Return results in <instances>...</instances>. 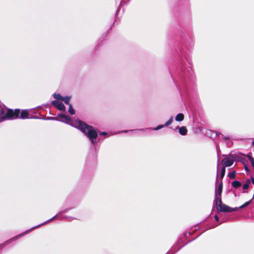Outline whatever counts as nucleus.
Returning <instances> with one entry per match:
<instances>
[{
    "instance_id": "nucleus-1",
    "label": "nucleus",
    "mask_w": 254,
    "mask_h": 254,
    "mask_svg": "<svg viewBox=\"0 0 254 254\" xmlns=\"http://www.w3.org/2000/svg\"><path fill=\"white\" fill-rule=\"evenodd\" d=\"M54 120H59L72 127L78 128L89 138L93 144L96 143L98 134L95 129L91 126L87 125L80 120H72L69 117L64 114H59Z\"/></svg>"
},
{
    "instance_id": "nucleus-2",
    "label": "nucleus",
    "mask_w": 254,
    "mask_h": 254,
    "mask_svg": "<svg viewBox=\"0 0 254 254\" xmlns=\"http://www.w3.org/2000/svg\"><path fill=\"white\" fill-rule=\"evenodd\" d=\"M239 207H216V213L214 215V219L216 221L219 220H222L221 222H224V219L225 216H228L229 213L236 211L239 210Z\"/></svg>"
},
{
    "instance_id": "nucleus-3",
    "label": "nucleus",
    "mask_w": 254,
    "mask_h": 254,
    "mask_svg": "<svg viewBox=\"0 0 254 254\" xmlns=\"http://www.w3.org/2000/svg\"><path fill=\"white\" fill-rule=\"evenodd\" d=\"M53 97L55 100L53 101L52 104L59 110L65 111V108L64 105L62 103V101H64L65 104L69 105V102L70 99V97L65 96L63 97L59 94L55 93L53 94Z\"/></svg>"
},
{
    "instance_id": "nucleus-4",
    "label": "nucleus",
    "mask_w": 254,
    "mask_h": 254,
    "mask_svg": "<svg viewBox=\"0 0 254 254\" xmlns=\"http://www.w3.org/2000/svg\"><path fill=\"white\" fill-rule=\"evenodd\" d=\"M20 114V110L19 109H15L13 110L11 109H8L5 114L2 112L0 115V122L5 120H13L18 118Z\"/></svg>"
},
{
    "instance_id": "nucleus-5",
    "label": "nucleus",
    "mask_w": 254,
    "mask_h": 254,
    "mask_svg": "<svg viewBox=\"0 0 254 254\" xmlns=\"http://www.w3.org/2000/svg\"><path fill=\"white\" fill-rule=\"evenodd\" d=\"M59 218V219H62V218H66V219H69V220H71L72 219V218L71 217H67L66 216H62V214L61 213H59L57 215L53 216L52 218H51V219L47 220L46 221L40 224H39L33 228H31V229H34L36 228H37V227H39V226H41V225H43L45 224H46L47 222H50L52 220L55 219V218Z\"/></svg>"
},
{
    "instance_id": "nucleus-6",
    "label": "nucleus",
    "mask_w": 254,
    "mask_h": 254,
    "mask_svg": "<svg viewBox=\"0 0 254 254\" xmlns=\"http://www.w3.org/2000/svg\"><path fill=\"white\" fill-rule=\"evenodd\" d=\"M234 162V160L230 157L226 156L222 160V163L223 167L231 166Z\"/></svg>"
},
{
    "instance_id": "nucleus-7",
    "label": "nucleus",
    "mask_w": 254,
    "mask_h": 254,
    "mask_svg": "<svg viewBox=\"0 0 254 254\" xmlns=\"http://www.w3.org/2000/svg\"><path fill=\"white\" fill-rule=\"evenodd\" d=\"M222 182L221 181L220 184L216 187L215 189V196H220L222 191Z\"/></svg>"
},
{
    "instance_id": "nucleus-8",
    "label": "nucleus",
    "mask_w": 254,
    "mask_h": 254,
    "mask_svg": "<svg viewBox=\"0 0 254 254\" xmlns=\"http://www.w3.org/2000/svg\"><path fill=\"white\" fill-rule=\"evenodd\" d=\"M20 113V118L22 119H26L28 118L29 113L27 110H22Z\"/></svg>"
},
{
    "instance_id": "nucleus-9",
    "label": "nucleus",
    "mask_w": 254,
    "mask_h": 254,
    "mask_svg": "<svg viewBox=\"0 0 254 254\" xmlns=\"http://www.w3.org/2000/svg\"><path fill=\"white\" fill-rule=\"evenodd\" d=\"M215 206H222V204H221L222 202L221 200L220 196H215ZM223 206H227L224 205Z\"/></svg>"
},
{
    "instance_id": "nucleus-10",
    "label": "nucleus",
    "mask_w": 254,
    "mask_h": 254,
    "mask_svg": "<svg viewBox=\"0 0 254 254\" xmlns=\"http://www.w3.org/2000/svg\"><path fill=\"white\" fill-rule=\"evenodd\" d=\"M179 133L182 135H185L187 134L188 130L185 127H181L179 129Z\"/></svg>"
},
{
    "instance_id": "nucleus-11",
    "label": "nucleus",
    "mask_w": 254,
    "mask_h": 254,
    "mask_svg": "<svg viewBox=\"0 0 254 254\" xmlns=\"http://www.w3.org/2000/svg\"><path fill=\"white\" fill-rule=\"evenodd\" d=\"M184 119V116L182 113L178 114L175 117V120L178 122H181Z\"/></svg>"
},
{
    "instance_id": "nucleus-12",
    "label": "nucleus",
    "mask_w": 254,
    "mask_h": 254,
    "mask_svg": "<svg viewBox=\"0 0 254 254\" xmlns=\"http://www.w3.org/2000/svg\"><path fill=\"white\" fill-rule=\"evenodd\" d=\"M241 183L237 181H234L232 183V185L233 186V187H234L235 188L239 187L241 186Z\"/></svg>"
},
{
    "instance_id": "nucleus-13",
    "label": "nucleus",
    "mask_w": 254,
    "mask_h": 254,
    "mask_svg": "<svg viewBox=\"0 0 254 254\" xmlns=\"http://www.w3.org/2000/svg\"><path fill=\"white\" fill-rule=\"evenodd\" d=\"M173 116H171L170 118V119L166 123V124L164 125L165 126H168L170 125H171L173 122Z\"/></svg>"
},
{
    "instance_id": "nucleus-14",
    "label": "nucleus",
    "mask_w": 254,
    "mask_h": 254,
    "mask_svg": "<svg viewBox=\"0 0 254 254\" xmlns=\"http://www.w3.org/2000/svg\"><path fill=\"white\" fill-rule=\"evenodd\" d=\"M225 168L223 167V168L221 170V175H220L221 179H223V178L224 177V176L225 175Z\"/></svg>"
},
{
    "instance_id": "nucleus-15",
    "label": "nucleus",
    "mask_w": 254,
    "mask_h": 254,
    "mask_svg": "<svg viewBox=\"0 0 254 254\" xmlns=\"http://www.w3.org/2000/svg\"><path fill=\"white\" fill-rule=\"evenodd\" d=\"M68 112L71 115H73L75 114L74 111L73 109L72 108V106H71V105H69V107L68 109Z\"/></svg>"
},
{
    "instance_id": "nucleus-16",
    "label": "nucleus",
    "mask_w": 254,
    "mask_h": 254,
    "mask_svg": "<svg viewBox=\"0 0 254 254\" xmlns=\"http://www.w3.org/2000/svg\"><path fill=\"white\" fill-rule=\"evenodd\" d=\"M250 182H247L243 185V188L244 190H247L249 187Z\"/></svg>"
},
{
    "instance_id": "nucleus-17",
    "label": "nucleus",
    "mask_w": 254,
    "mask_h": 254,
    "mask_svg": "<svg viewBox=\"0 0 254 254\" xmlns=\"http://www.w3.org/2000/svg\"><path fill=\"white\" fill-rule=\"evenodd\" d=\"M228 176L230 178L233 179L235 177V172H233L228 174Z\"/></svg>"
},
{
    "instance_id": "nucleus-18",
    "label": "nucleus",
    "mask_w": 254,
    "mask_h": 254,
    "mask_svg": "<svg viewBox=\"0 0 254 254\" xmlns=\"http://www.w3.org/2000/svg\"><path fill=\"white\" fill-rule=\"evenodd\" d=\"M165 126L164 125H159L156 127L154 128V130H159L162 128H163Z\"/></svg>"
},
{
    "instance_id": "nucleus-19",
    "label": "nucleus",
    "mask_w": 254,
    "mask_h": 254,
    "mask_svg": "<svg viewBox=\"0 0 254 254\" xmlns=\"http://www.w3.org/2000/svg\"><path fill=\"white\" fill-rule=\"evenodd\" d=\"M251 200L245 202L244 204L242 205L241 206H247L248 205L250 204Z\"/></svg>"
},
{
    "instance_id": "nucleus-20",
    "label": "nucleus",
    "mask_w": 254,
    "mask_h": 254,
    "mask_svg": "<svg viewBox=\"0 0 254 254\" xmlns=\"http://www.w3.org/2000/svg\"><path fill=\"white\" fill-rule=\"evenodd\" d=\"M250 161L253 166L254 167V159L253 158L250 157Z\"/></svg>"
},
{
    "instance_id": "nucleus-21",
    "label": "nucleus",
    "mask_w": 254,
    "mask_h": 254,
    "mask_svg": "<svg viewBox=\"0 0 254 254\" xmlns=\"http://www.w3.org/2000/svg\"><path fill=\"white\" fill-rule=\"evenodd\" d=\"M177 251L170 250L168 253H167L166 254H174Z\"/></svg>"
},
{
    "instance_id": "nucleus-22",
    "label": "nucleus",
    "mask_w": 254,
    "mask_h": 254,
    "mask_svg": "<svg viewBox=\"0 0 254 254\" xmlns=\"http://www.w3.org/2000/svg\"><path fill=\"white\" fill-rule=\"evenodd\" d=\"M25 233H22V234H20L19 236H17V237H15V238H16V239H17V238H18V237H20V236H23ZM14 239H15V238H13L12 240Z\"/></svg>"
},
{
    "instance_id": "nucleus-23",
    "label": "nucleus",
    "mask_w": 254,
    "mask_h": 254,
    "mask_svg": "<svg viewBox=\"0 0 254 254\" xmlns=\"http://www.w3.org/2000/svg\"><path fill=\"white\" fill-rule=\"evenodd\" d=\"M107 134V133H106V132H103L101 133L100 134V135H105V134Z\"/></svg>"
},
{
    "instance_id": "nucleus-24",
    "label": "nucleus",
    "mask_w": 254,
    "mask_h": 254,
    "mask_svg": "<svg viewBox=\"0 0 254 254\" xmlns=\"http://www.w3.org/2000/svg\"><path fill=\"white\" fill-rule=\"evenodd\" d=\"M217 181H218V176H217L216 183H217Z\"/></svg>"
},
{
    "instance_id": "nucleus-25",
    "label": "nucleus",
    "mask_w": 254,
    "mask_h": 254,
    "mask_svg": "<svg viewBox=\"0 0 254 254\" xmlns=\"http://www.w3.org/2000/svg\"><path fill=\"white\" fill-rule=\"evenodd\" d=\"M11 241V240H9V241H8L7 242V243H8L9 242H10V241Z\"/></svg>"
},
{
    "instance_id": "nucleus-26",
    "label": "nucleus",
    "mask_w": 254,
    "mask_h": 254,
    "mask_svg": "<svg viewBox=\"0 0 254 254\" xmlns=\"http://www.w3.org/2000/svg\"><path fill=\"white\" fill-rule=\"evenodd\" d=\"M217 171H218V165H217Z\"/></svg>"
},
{
    "instance_id": "nucleus-27",
    "label": "nucleus",
    "mask_w": 254,
    "mask_h": 254,
    "mask_svg": "<svg viewBox=\"0 0 254 254\" xmlns=\"http://www.w3.org/2000/svg\"><path fill=\"white\" fill-rule=\"evenodd\" d=\"M215 210V207H213V211Z\"/></svg>"
},
{
    "instance_id": "nucleus-28",
    "label": "nucleus",
    "mask_w": 254,
    "mask_h": 254,
    "mask_svg": "<svg viewBox=\"0 0 254 254\" xmlns=\"http://www.w3.org/2000/svg\"><path fill=\"white\" fill-rule=\"evenodd\" d=\"M253 145L254 146V141H253Z\"/></svg>"
},
{
    "instance_id": "nucleus-29",
    "label": "nucleus",
    "mask_w": 254,
    "mask_h": 254,
    "mask_svg": "<svg viewBox=\"0 0 254 254\" xmlns=\"http://www.w3.org/2000/svg\"><path fill=\"white\" fill-rule=\"evenodd\" d=\"M1 246H0V249H1Z\"/></svg>"
}]
</instances>
